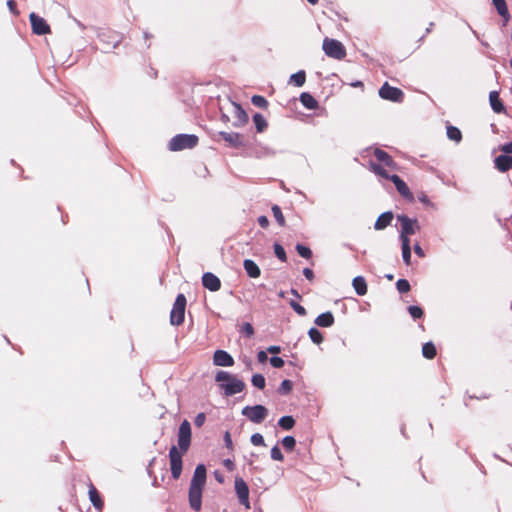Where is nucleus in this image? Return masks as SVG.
<instances>
[{
  "label": "nucleus",
  "instance_id": "f257e3e1",
  "mask_svg": "<svg viewBox=\"0 0 512 512\" xmlns=\"http://www.w3.org/2000/svg\"><path fill=\"white\" fill-rule=\"evenodd\" d=\"M191 425L188 420H184L178 429V446H172L169 450V463L173 479L180 478L182 473V457L187 453L191 445Z\"/></svg>",
  "mask_w": 512,
  "mask_h": 512
},
{
  "label": "nucleus",
  "instance_id": "f03ea898",
  "mask_svg": "<svg viewBox=\"0 0 512 512\" xmlns=\"http://www.w3.org/2000/svg\"><path fill=\"white\" fill-rule=\"evenodd\" d=\"M206 483V467L199 464L194 471L189 487V504L195 511H200L202 506V490Z\"/></svg>",
  "mask_w": 512,
  "mask_h": 512
},
{
  "label": "nucleus",
  "instance_id": "7ed1b4c3",
  "mask_svg": "<svg viewBox=\"0 0 512 512\" xmlns=\"http://www.w3.org/2000/svg\"><path fill=\"white\" fill-rule=\"evenodd\" d=\"M215 381L219 383V387L221 390H223L226 397L241 393L246 387V384L243 380L223 370H220L216 373Z\"/></svg>",
  "mask_w": 512,
  "mask_h": 512
},
{
  "label": "nucleus",
  "instance_id": "20e7f679",
  "mask_svg": "<svg viewBox=\"0 0 512 512\" xmlns=\"http://www.w3.org/2000/svg\"><path fill=\"white\" fill-rule=\"evenodd\" d=\"M397 220L400 223V238L402 245V256H411V247L408 236L413 235L419 229L416 219H411L406 215H398Z\"/></svg>",
  "mask_w": 512,
  "mask_h": 512
},
{
  "label": "nucleus",
  "instance_id": "39448f33",
  "mask_svg": "<svg viewBox=\"0 0 512 512\" xmlns=\"http://www.w3.org/2000/svg\"><path fill=\"white\" fill-rule=\"evenodd\" d=\"M198 143V137L193 134H178L174 136L169 142V149L171 151H181L184 149H191Z\"/></svg>",
  "mask_w": 512,
  "mask_h": 512
},
{
  "label": "nucleus",
  "instance_id": "423d86ee",
  "mask_svg": "<svg viewBox=\"0 0 512 512\" xmlns=\"http://www.w3.org/2000/svg\"><path fill=\"white\" fill-rule=\"evenodd\" d=\"M187 300L184 294H178L170 312V323L179 326L184 322Z\"/></svg>",
  "mask_w": 512,
  "mask_h": 512
},
{
  "label": "nucleus",
  "instance_id": "0eeeda50",
  "mask_svg": "<svg viewBox=\"0 0 512 512\" xmlns=\"http://www.w3.org/2000/svg\"><path fill=\"white\" fill-rule=\"evenodd\" d=\"M323 51L328 57L341 60L346 56L344 45L335 39L325 38L323 40Z\"/></svg>",
  "mask_w": 512,
  "mask_h": 512
},
{
  "label": "nucleus",
  "instance_id": "6e6552de",
  "mask_svg": "<svg viewBox=\"0 0 512 512\" xmlns=\"http://www.w3.org/2000/svg\"><path fill=\"white\" fill-rule=\"evenodd\" d=\"M242 414L253 423H261L267 417L268 410L263 405L246 406L242 409Z\"/></svg>",
  "mask_w": 512,
  "mask_h": 512
},
{
  "label": "nucleus",
  "instance_id": "1a4fd4ad",
  "mask_svg": "<svg viewBox=\"0 0 512 512\" xmlns=\"http://www.w3.org/2000/svg\"><path fill=\"white\" fill-rule=\"evenodd\" d=\"M379 96L382 99L400 103L403 101L404 93L401 89L390 86L387 82H385L379 89Z\"/></svg>",
  "mask_w": 512,
  "mask_h": 512
},
{
  "label": "nucleus",
  "instance_id": "9d476101",
  "mask_svg": "<svg viewBox=\"0 0 512 512\" xmlns=\"http://www.w3.org/2000/svg\"><path fill=\"white\" fill-rule=\"evenodd\" d=\"M235 492L237 494L239 503L243 505L246 509L250 508L249 502V488L247 483L241 477L235 478Z\"/></svg>",
  "mask_w": 512,
  "mask_h": 512
},
{
  "label": "nucleus",
  "instance_id": "9b49d317",
  "mask_svg": "<svg viewBox=\"0 0 512 512\" xmlns=\"http://www.w3.org/2000/svg\"><path fill=\"white\" fill-rule=\"evenodd\" d=\"M31 28L34 34L37 35H45L50 33V26L47 24L46 20L36 13L32 12L29 15Z\"/></svg>",
  "mask_w": 512,
  "mask_h": 512
},
{
  "label": "nucleus",
  "instance_id": "f8f14e48",
  "mask_svg": "<svg viewBox=\"0 0 512 512\" xmlns=\"http://www.w3.org/2000/svg\"><path fill=\"white\" fill-rule=\"evenodd\" d=\"M213 363L216 366L231 367L235 362L233 357L225 350H216L213 355Z\"/></svg>",
  "mask_w": 512,
  "mask_h": 512
},
{
  "label": "nucleus",
  "instance_id": "ddd939ff",
  "mask_svg": "<svg viewBox=\"0 0 512 512\" xmlns=\"http://www.w3.org/2000/svg\"><path fill=\"white\" fill-rule=\"evenodd\" d=\"M202 284L206 289H208L212 292H216V291L220 290V288H221L220 279L211 272H206L203 274Z\"/></svg>",
  "mask_w": 512,
  "mask_h": 512
},
{
  "label": "nucleus",
  "instance_id": "4468645a",
  "mask_svg": "<svg viewBox=\"0 0 512 512\" xmlns=\"http://www.w3.org/2000/svg\"><path fill=\"white\" fill-rule=\"evenodd\" d=\"M494 164L498 171L507 172L512 169V156L507 154L499 155L494 159Z\"/></svg>",
  "mask_w": 512,
  "mask_h": 512
},
{
  "label": "nucleus",
  "instance_id": "2eb2a0df",
  "mask_svg": "<svg viewBox=\"0 0 512 512\" xmlns=\"http://www.w3.org/2000/svg\"><path fill=\"white\" fill-rule=\"evenodd\" d=\"M233 115L235 118L233 125L236 127H241L248 122V114L241 107V105L237 103H233Z\"/></svg>",
  "mask_w": 512,
  "mask_h": 512
},
{
  "label": "nucleus",
  "instance_id": "dca6fc26",
  "mask_svg": "<svg viewBox=\"0 0 512 512\" xmlns=\"http://www.w3.org/2000/svg\"><path fill=\"white\" fill-rule=\"evenodd\" d=\"M390 180L394 183L397 191L405 198L412 199V193L410 192L407 184L396 174L390 176Z\"/></svg>",
  "mask_w": 512,
  "mask_h": 512
},
{
  "label": "nucleus",
  "instance_id": "f3484780",
  "mask_svg": "<svg viewBox=\"0 0 512 512\" xmlns=\"http://www.w3.org/2000/svg\"><path fill=\"white\" fill-rule=\"evenodd\" d=\"M219 136L232 147H240L242 145L241 135L236 132H219Z\"/></svg>",
  "mask_w": 512,
  "mask_h": 512
},
{
  "label": "nucleus",
  "instance_id": "a211bd4d",
  "mask_svg": "<svg viewBox=\"0 0 512 512\" xmlns=\"http://www.w3.org/2000/svg\"><path fill=\"white\" fill-rule=\"evenodd\" d=\"M88 494H89V499H90L92 505L97 510L101 511L104 507V502H103L98 490L92 483L89 484Z\"/></svg>",
  "mask_w": 512,
  "mask_h": 512
},
{
  "label": "nucleus",
  "instance_id": "6ab92c4d",
  "mask_svg": "<svg viewBox=\"0 0 512 512\" xmlns=\"http://www.w3.org/2000/svg\"><path fill=\"white\" fill-rule=\"evenodd\" d=\"M352 286L359 296H364L367 294L368 287L366 280L363 276H357L352 280Z\"/></svg>",
  "mask_w": 512,
  "mask_h": 512
},
{
  "label": "nucleus",
  "instance_id": "aec40b11",
  "mask_svg": "<svg viewBox=\"0 0 512 512\" xmlns=\"http://www.w3.org/2000/svg\"><path fill=\"white\" fill-rule=\"evenodd\" d=\"M243 266L249 277L258 278L260 276V268L253 260L246 258L243 263Z\"/></svg>",
  "mask_w": 512,
  "mask_h": 512
},
{
  "label": "nucleus",
  "instance_id": "412c9836",
  "mask_svg": "<svg viewBox=\"0 0 512 512\" xmlns=\"http://www.w3.org/2000/svg\"><path fill=\"white\" fill-rule=\"evenodd\" d=\"M334 316L333 314L328 311L325 313L320 314L315 319V324L319 327H331L334 324Z\"/></svg>",
  "mask_w": 512,
  "mask_h": 512
},
{
  "label": "nucleus",
  "instance_id": "4be33fe9",
  "mask_svg": "<svg viewBox=\"0 0 512 512\" xmlns=\"http://www.w3.org/2000/svg\"><path fill=\"white\" fill-rule=\"evenodd\" d=\"M489 101L491 108L496 113H502L505 111V107L499 98V93L497 91H491L489 94Z\"/></svg>",
  "mask_w": 512,
  "mask_h": 512
},
{
  "label": "nucleus",
  "instance_id": "5701e85b",
  "mask_svg": "<svg viewBox=\"0 0 512 512\" xmlns=\"http://www.w3.org/2000/svg\"><path fill=\"white\" fill-rule=\"evenodd\" d=\"M392 220H393V213L392 212H384L377 218V220L374 224V228L376 230L385 229L388 225H390Z\"/></svg>",
  "mask_w": 512,
  "mask_h": 512
},
{
  "label": "nucleus",
  "instance_id": "b1692460",
  "mask_svg": "<svg viewBox=\"0 0 512 512\" xmlns=\"http://www.w3.org/2000/svg\"><path fill=\"white\" fill-rule=\"evenodd\" d=\"M301 104L307 109H316L318 107L317 100L309 93L303 92L300 95Z\"/></svg>",
  "mask_w": 512,
  "mask_h": 512
},
{
  "label": "nucleus",
  "instance_id": "393cba45",
  "mask_svg": "<svg viewBox=\"0 0 512 512\" xmlns=\"http://www.w3.org/2000/svg\"><path fill=\"white\" fill-rule=\"evenodd\" d=\"M498 14L502 16L507 22L509 19V12L505 0H492Z\"/></svg>",
  "mask_w": 512,
  "mask_h": 512
},
{
  "label": "nucleus",
  "instance_id": "a878e982",
  "mask_svg": "<svg viewBox=\"0 0 512 512\" xmlns=\"http://www.w3.org/2000/svg\"><path fill=\"white\" fill-rule=\"evenodd\" d=\"M374 156L376 157L377 160L385 163L386 166L390 167V166H392L394 164V161L391 158V156L387 152H385L384 150L375 149Z\"/></svg>",
  "mask_w": 512,
  "mask_h": 512
},
{
  "label": "nucleus",
  "instance_id": "bb28decb",
  "mask_svg": "<svg viewBox=\"0 0 512 512\" xmlns=\"http://www.w3.org/2000/svg\"><path fill=\"white\" fill-rule=\"evenodd\" d=\"M422 354L427 359H434L437 351L436 347L432 342H427L422 346Z\"/></svg>",
  "mask_w": 512,
  "mask_h": 512
},
{
  "label": "nucleus",
  "instance_id": "cd10ccee",
  "mask_svg": "<svg viewBox=\"0 0 512 512\" xmlns=\"http://www.w3.org/2000/svg\"><path fill=\"white\" fill-rule=\"evenodd\" d=\"M306 80L305 71L300 70L290 76V83L294 84L297 87H301L304 85Z\"/></svg>",
  "mask_w": 512,
  "mask_h": 512
},
{
  "label": "nucleus",
  "instance_id": "c85d7f7f",
  "mask_svg": "<svg viewBox=\"0 0 512 512\" xmlns=\"http://www.w3.org/2000/svg\"><path fill=\"white\" fill-rule=\"evenodd\" d=\"M447 137L450 140L459 143L462 139V133L457 127L449 125L447 126Z\"/></svg>",
  "mask_w": 512,
  "mask_h": 512
},
{
  "label": "nucleus",
  "instance_id": "c756f323",
  "mask_svg": "<svg viewBox=\"0 0 512 512\" xmlns=\"http://www.w3.org/2000/svg\"><path fill=\"white\" fill-rule=\"evenodd\" d=\"M253 122L257 132H263L267 127V121L260 113L254 114Z\"/></svg>",
  "mask_w": 512,
  "mask_h": 512
},
{
  "label": "nucleus",
  "instance_id": "7c9ffc66",
  "mask_svg": "<svg viewBox=\"0 0 512 512\" xmlns=\"http://www.w3.org/2000/svg\"><path fill=\"white\" fill-rule=\"evenodd\" d=\"M279 426L284 430H290L295 425V420L292 416H283L278 421Z\"/></svg>",
  "mask_w": 512,
  "mask_h": 512
},
{
  "label": "nucleus",
  "instance_id": "2f4dec72",
  "mask_svg": "<svg viewBox=\"0 0 512 512\" xmlns=\"http://www.w3.org/2000/svg\"><path fill=\"white\" fill-rule=\"evenodd\" d=\"M308 335L311 341L315 344H321L324 340L323 334L317 328H310Z\"/></svg>",
  "mask_w": 512,
  "mask_h": 512
},
{
  "label": "nucleus",
  "instance_id": "473e14b6",
  "mask_svg": "<svg viewBox=\"0 0 512 512\" xmlns=\"http://www.w3.org/2000/svg\"><path fill=\"white\" fill-rule=\"evenodd\" d=\"M251 382L255 387L259 389H264L266 385L265 378L262 374H254L252 376Z\"/></svg>",
  "mask_w": 512,
  "mask_h": 512
},
{
  "label": "nucleus",
  "instance_id": "72a5a7b5",
  "mask_svg": "<svg viewBox=\"0 0 512 512\" xmlns=\"http://www.w3.org/2000/svg\"><path fill=\"white\" fill-rule=\"evenodd\" d=\"M282 445L285 450L292 451L296 446V440L293 436H285L282 439Z\"/></svg>",
  "mask_w": 512,
  "mask_h": 512
},
{
  "label": "nucleus",
  "instance_id": "f704fd0d",
  "mask_svg": "<svg viewBox=\"0 0 512 512\" xmlns=\"http://www.w3.org/2000/svg\"><path fill=\"white\" fill-rule=\"evenodd\" d=\"M293 387L292 381L290 380H283L278 388V392L283 395H287L291 392Z\"/></svg>",
  "mask_w": 512,
  "mask_h": 512
},
{
  "label": "nucleus",
  "instance_id": "c9c22d12",
  "mask_svg": "<svg viewBox=\"0 0 512 512\" xmlns=\"http://www.w3.org/2000/svg\"><path fill=\"white\" fill-rule=\"evenodd\" d=\"M273 216L280 226L285 224V219L279 206L274 205L272 207Z\"/></svg>",
  "mask_w": 512,
  "mask_h": 512
},
{
  "label": "nucleus",
  "instance_id": "e433bc0d",
  "mask_svg": "<svg viewBox=\"0 0 512 512\" xmlns=\"http://www.w3.org/2000/svg\"><path fill=\"white\" fill-rule=\"evenodd\" d=\"M251 101L252 103L259 107V108H267L268 106V101L263 97V96H260V95H254L252 98H251Z\"/></svg>",
  "mask_w": 512,
  "mask_h": 512
},
{
  "label": "nucleus",
  "instance_id": "4c0bfd02",
  "mask_svg": "<svg viewBox=\"0 0 512 512\" xmlns=\"http://www.w3.org/2000/svg\"><path fill=\"white\" fill-rule=\"evenodd\" d=\"M397 290L400 293H407L410 291V283L406 279H399L396 283Z\"/></svg>",
  "mask_w": 512,
  "mask_h": 512
},
{
  "label": "nucleus",
  "instance_id": "58836bf2",
  "mask_svg": "<svg viewBox=\"0 0 512 512\" xmlns=\"http://www.w3.org/2000/svg\"><path fill=\"white\" fill-rule=\"evenodd\" d=\"M408 312L414 319H419V318L423 317V315H424L423 309L421 307L415 306V305L409 306Z\"/></svg>",
  "mask_w": 512,
  "mask_h": 512
},
{
  "label": "nucleus",
  "instance_id": "ea45409f",
  "mask_svg": "<svg viewBox=\"0 0 512 512\" xmlns=\"http://www.w3.org/2000/svg\"><path fill=\"white\" fill-rule=\"evenodd\" d=\"M271 458L275 461H283L284 460V456H283L280 448L277 445H275L271 449Z\"/></svg>",
  "mask_w": 512,
  "mask_h": 512
},
{
  "label": "nucleus",
  "instance_id": "a19ab883",
  "mask_svg": "<svg viewBox=\"0 0 512 512\" xmlns=\"http://www.w3.org/2000/svg\"><path fill=\"white\" fill-rule=\"evenodd\" d=\"M251 443L254 446H265L264 437L260 433H255L251 436Z\"/></svg>",
  "mask_w": 512,
  "mask_h": 512
},
{
  "label": "nucleus",
  "instance_id": "79ce46f5",
  "mask_svg": "<svg viewBox=\"0 0 512 512\" xmlns=\"http://www.w3.org/2000/svg\"><path fill=\"white\" fill-rule=\"evenodd\" d=\"M296 250L300 256H311V250L302 244H297Z\"/></svg>",
  "mask_w": 512,
  "mask_h": 512
},
{
  "label": "nucleus",
  "instance_id": "37998d69",
  "mask_svg": "<svg viewBox=\"0 0 512 512\" xmlns=\"http://www.w3.org/2000/svg\"><path fill=\"white\" fill-rule=\"evenodd\" d=\"M270 364L275 368H281L284 366V360L281 357L273 356L270 358Z\"/></svg>",
  "mask_w": 512,
  "mask_h": 512
},
{
  "label": "nucleus",
  "instance_id": "c03bdc74",
  "mask_svg": "<svg viewBox=\"0 0 512 512\" xmlns=\"http://www.w3.org/2000/svg\"><path fill=\"white\" fill-rule=\"evenodd\" d=\"M291 307L300 316H305L307 313L306 309L303 306H301L300 304H298L297 302H291Z\"/></svg>",
  "mask_w": 512,
  "mask_h": 512
},
{
  "label": "nucleus",
  "instance_id": "a18cd8bd",
  "mask_svg": "<svg viewBox=\"0 0 512 512\" xmlns=\"http://www.w3.org/2000/svg\"><path fill=\"white\" fill-rule=\"evenodd\" d=\"M373 169L376 174H378L384 178L390 179L391 175H389L383 167H381L379 165H374Z\"/></svg>",
  "mask_w": 512,
  "mask_h": 512
},
{
  "label": "nucleus",
  "instance_id": "49530a36",
  "mask_svg": "<svg viewBox=\"0 0 512 512\" xmlns=\"http://www.w3.org/2000/svg\"><path fill=\"white\" fill-rule=\"evenodd\" d=\"M205 420L206 415L203 412H201L196 415L194 423L197 427H201L204 424Z\"/></svg>",
  "mask_w": 512,
  "mask_h": 512
},
{
  "label": "nucleus",
  "instance_id": "de8ad7c7",
  "mask_svg": "<svg viewBox=\"0 0 512 512\" xmlns=\"http://www.w3.org/2000/svg\"><path fill=\"white\" fill-rule=\"evenodd\" d=\"M242 331L248 336L251 337L254 334V328L250 323H245L242 327Z\"/></svg>",
  "mask_w": 512,
  "mask_h": 512
},
{
  "label": "nucleus",
  "instance_id": "09e8293b",
  "mask_svg": "<svg viewBox=\"0 0 512 512\" xmlns=\"http://www.w3.org/2000/svg\"><path fill=\"white\" fill-rule=\"evenodd\" d=\"M224 442H225V446L232 450L233 449V442H232V439H231V435L228 431L225 432L224 434Z\"/></svg>",
  "mask_w": 512,
  "mask_h": 512
},
{
  "label": "nucleus",
  "instance_id": "8fccbe9b",
  "mask_svg": "<svg viewBox=\"0 0 512 512\" xmlns=\"http://www.w3.org/2000/svg\"><path fill=\"white\" fill-rule=\"evenodd\" d=\"M500 150L504 154H507V155L512 154V142H508V143L501 145Z\"/></svg>",
  "mask_w": 512,
  "mask_h": 512
},
{
  "label": "nucleus",
  "instance_id": "3c124183",
  "mask_svg": "<svg viewBox=\"0 0 512 512\" xmlns=\"http://www.w3.org/2000/svg\"><path fill=\"white\" fill-rule=\"evenodd\" d=\"M274 252L275 256H286L284 248L278 243L274 244Z\"/></svg>",
  "mask_w": 512,
  "mask_h": 512
},
{
  "label": "nucleus",
  "instance_id": "603ef678",
  "mask_svg": "<svg viewBox=\"0 0 512 512\" xmlns=\"http://www.w3.org/2000/svg\"><path fill=\"white\" fill-rule=\"evenodd\" d=\"M223 465L227 468L229 471H233L235 469V464L231 459H225L223 461Z\"/></svg>",
  "mask_w": 512,
  "mask_h": 512
},
{
  "label": "nucleus",
  "instance_id": "864d4df0",
  "mask_svg": "<svg viewBox=\"0 0 512 512\" xmlns=\"http://www.w3.org/2000/svg\"><path fill=\"white\" fill-rule=\"evenodd\" d=\"M7 6H8V8H9V10H10L13 14H15V15H17V14H18V11L16 10V2H15L14 0H8V1H7Z\"/></svg>",
  "mask_w": 512,
  "mask_h": 512
},
{
  "label": "nucleus",
  "instance_id": "5fc2aeb1",
  "mask_svg": "<svg viewBox=\"0 0 512 512\" xmlns=\"http://www.w3.org/2000/svg\"><path fill=\"white\" fill-rule=\"evenodd\" d=\"M303 274L309 281H313L314 273L310 268H304Z\"/></svg>",
  "mask_w": 512,
  "mask_h": 512
},
{
  "label": "nucleus",
  "instance_id": "6e6d98bb",
  "mask_svg": "<svg viewBox=\"0 0 512 512\" xmlns=\"http://www.w3.org/2000/svg\"><path fill=\"white\" fill-rule=\"evenodd\" d=\"M258 223H259V225H260L261 227L265 228V227H267V226H268L269 221H268V219H267V217H266V216H260V217L258 218Z\"/></svg>",
  "mask_w": 512,
  "mask_h": 512
},
{
  "label": "nucleus",
  "instance_id": "4d7b16f0",
  "mask_svg": "<svg viewBox=\"0 0 512 512\" xmlns=\"http://www.w3.org/2000/svg\"><path fill=\"white\" fill-rule=\"evenodd\" d=\"M257 358H258V361L261 362V363H264L268 359L267 354L264 351H259L258 355H257Z\"/></svg>",
  "mask_w": 512,
  "mask_h": 512
},
{
  "label": "nucleus",
  "instance_id": "13d9d810",
  "mask_svg": "<svg viewBox=\"0 0 512 512\" xmlns=\"http://www.w3.org/2000/svg\"><path fill=\"white\" fill-rule=\"evenodd\" d=\"M267 351L271 354H278L281 351V348L279 346H270L267 348Z\"/></svg>",
  "mask_w": 512,
  "mask_h": 512
},
{
  "label": "nucleus",
  "instance_id": "bf43d9fd",
  "mask_svg": "<svg viewBox=\"0 0 512 512\" xmlns=\"http://www.w3.org/2000/svg\"><path fill=\"white\" fill-rule=\"evenodd\" d=\"M414 252L417 254V256H424V252L418 243L414 245Z\"/></svg>",
  "mask_w": 512,
  "mask_h": 512
},
{
  "label": "nucleus",
  "instance_id": "052dcab7",
  "mask_svg": "<svg viewBox=\"0 0 512 512\" xmlns=\"http://www.w3.org/2000/svg\"><path fill=\"white\" fill-rule=\"evenodd\" d=\"M350 85H351L352 87H356V88H358V87L363 88V86H364V85H363V82H362V81H359V80H357V81H355V82H352Z\"/></svg>",
  "mask_w": 512,
  "mask_h": 512
},
{
  "label": "nucleus",
  "instance_id": "680f3d73",
  "mask_svg": "<svg viewBox=\"0 0 512 512\" xmlns=\"http://www.w3.org/2000/svg\"><path fill=\"white\" fill-rule=\"evenodd\" d=\"M291 293H292V295H294L295 297L300 298V294L298 293V291H297V290L292 289V290H291Z\"/></svg>",
  "mask_w": 512,
  "mask_h": 512
},
{
  "label": "nucleus",
  "instance_id": "e2e57ef3",
  "mask_svg": "<svg viewBox=\"0 0 512 512\" xmlns=\"http://www.w3.org/2000/svg\"><path fill=\"white\" fill-rule=\"evenodd\" d=\"M406 265L411 264V258H404Z\"/></svg>",
  "mask_w": 512,
  "mask_h": 512
},
{
  "label": "nucleus",
  "instance_id": "0e129e2a",
  "mask_svg": "<svg viewBox=\"0 0 512 512\" xmlns=\"http://www.w3.org/2000/svg\"><path fill=\"white\" fill-rule=\"evenodd\" d=\"M310 4L315 5L318 3V0H307Z\"/></svg>",
  "mask_w": 512,
  "mask_h": 512
},
{
  "label": "nucleus",
  "instance_id": "69168bd1",
  "mask_svg": "<svg viewBox=\"0 0 512 512\" xmlns=\"http://www.w3.org/2000/svg\"><path fill=\"white\" fill-rule=\"evenodd\" d=\"M104 37H105V34H99V39H100L101 41H104Z\"/></svg>",
  "mask_w": 512,
  "mask_h": 512
},
{
  "label": "nucleus",
  "instance_id": "338daca9",
  "mask_svg": "<svg viewBox=\"0 0 512 512\" xmlns=\"http://www.w3.org/2000/svg\"><path fill=\"white\" fill-rule=\"evenodd\" d=\"M433 23H430V26L427 28L426 32L429 33L431 31V27L433 26Z\"/></svg>",
  "mask_w": 512,
  "mask_h": 512
},
{
  "label": "nucleus",
  "instance_id": "774afa93",
  "mask_svg": "<svg viewBox=\"0 0 512 512\" xmlns=\"http://www.w3.org/2000/svg\"><path fill=\"white\" fill-rule=\"evenodd\" d=\"M118 42H119L118 40L114 42V44H113L114 48L117 46Z\"/></svg>",
  "mask_w": 512,
  "mask_h": 512
}]
</instances>
